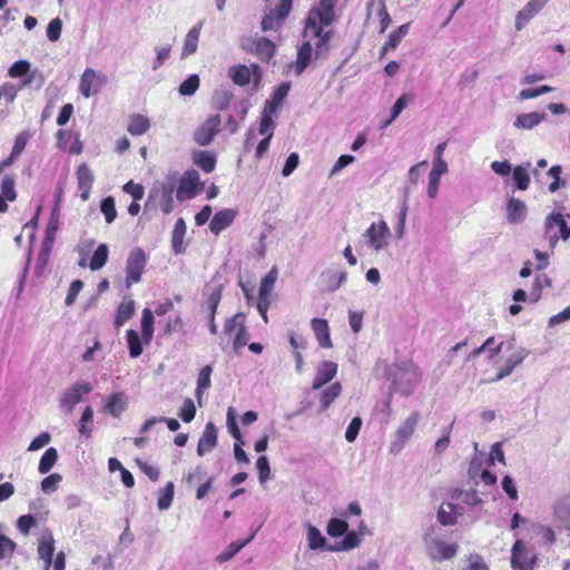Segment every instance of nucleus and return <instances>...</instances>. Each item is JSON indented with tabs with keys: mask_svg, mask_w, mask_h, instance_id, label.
I'll use <instances>...</instances> for the list:
<instances>
[{
	"mask_svg": "<svg viewBox=\"0 0 570 570\" xmlns=\"http://www.w3.org/2000/svg\"><path fill=\"white\" fill-rule=\"evenodd\" d=\"M423 544L426 556L432 561L450 560L455 557L459 550L456 543L445 542L442 530L434 525L429 527L424 531Z\"/></svg>",
	"mask_w": 570,
	"mask_h": 570,
	"instance_id": "f257e3e1",
	"label": "nucleus"
},
{
	"mask_svg": "<svg viewBox=\"0 0 570 570\" xmlns=\"http://www.w3.org/2000/svg\"><path fill=\"white\" fill-rule=\"evenodd\" d=\"M335 0H321L318 7L313 8L306 19L305 35H321V24L330 26L334 21Z\"/></svg>",
	"mask_w": 570,
	"mask_h": 570,
	"instance_id": "f03ea898",
	"label": "nucleus"
},
{
	"mask_svg": "<svg viewBox=\"0 0 570 570\" xmlns=\"http://www.w3.org/2000/svg\"><path fill=\"white\" fill-rule=\"evenodd\" d=\"M570 219V214L567 215ZM544 237L549 242V246L553 249L559 239L567 240L570 238V224L561 213H552L544 220Z\"/></svg>",
	"mask_w": 570,
	"mask_h": 570,
	"instance_id": "7ed1b4c3",
	"label": "nucleus"
},
{
	"mask_svg": "<svg viewBox=\"0 0 570 570\" xmlns=\"http://www.w3.org/2000/svg\"><path fill=\"white\" fill-rule=\"evenodd\" d=\"M420 421V414L413 412L396 429L393 440L390 443V453L397 454L402 451L406 442L412 438Z\"/></svg>",
	"mask_w": 570,
	"mask_h": 570,
	"instance_id": "20e7f679",
	"label": "nucleus"
},
{
	"mask_svg": "<svg viewBox=\"0 0 570 570\" xmlns=\"http://www.w3.org/2000/svg\"><path fill=\"white\" fill-rule=\"evenodd\" d=\"M391 236V229L385 223V220L372 223L371 226L364 233V237L366 238L367 245L375 252H380L386 248Z\"/></svg>",
	"mask_w": 570,
	"mask_h": 570,
	"instance_id": "39448f33",
	"label": "nucleus"
},
{
	"mask_svg": "<svg viewBox=\"0 0 570 570\" xmlns=\"http://www.w3.org/2000/svg\"><path fill=\"white\" fill-rule=\"evenodd\" d=\"M220 115H212L194 131L195 142L202 147L208 146L220 131Z\"/></svg>",
	"mask_w": 570,
	"mask_h": 570,
	"instance_id": "423d86ee",
	"label": "nucleus"
},
{
	"mask_svg": "<svg viewBox=\"0 0 570 570\" xmlns=\"http://www.w3.org/2000/svg\"><path fill=\"white\" fill-rule=\"evenodd\" d=\"M420 382V374L416 367H400L395 373L394 387L402 395H409Z\"/></svg>",
	"mask_w": 570,
	"mask_h": 570,
	"instance_id": "0eeeda50",
	"label": "nucleus"
},
{
	"mask_svg": "<svg viewBox=\"0 0 570 570\" xmlns=\"http://www.w3.org/2000/svg\"><path fill=\"white\" fill-rule=\"evenodd\" d=\"M146 265V255L141 248H135L130 252L126 262V284L130 287L141 278Z\"/></svg>",
	"mask_w": 570,
	"mask_h": 570,
	"instance_id": "6e6552de",
	"label": "nucleus"
},
{
	"mask_svg": "<svg viewBox=\"0 0 570 570\" xmlns=\"http://www.w3.org/2000/svg\"><path fill=\"white\" fill-rule=\"evenodd\" d=\"M92 386L88 382H78L67 389L60 400V406L67 412L71 413L73 407L81 402L82 397L89 394Z\"/></svg>",
	"mask_w": 570,
	"mask_h": 570,
	"instance_id": "1a4fd4ad",
	"label": "nucleus"
},
{
	"mask_svg": "<svg viewBox=\"0 0 570 570\" xmlns=\"http://www.w3.org/2000/svg\"><path fill=\"white\" fill-rule=\"evenodd\" d=\"M535 562L533 552L525 549L521 540H517L512 548L511 566L514 570H532Z\"/></svg>",
	"mask_w": 570,
	"mask_h": 570,
	"instance_id": "9d476101",
	"label": "nucleus"
},
{
	"mask_svg": "<svg viewBox=\"0 0 570 570\" xmlns=\"http://www.w3.org/2000/svg\"><path fill=\"white\" fill-rule=\"evenodd\" d=\"M199 174L197 170H187L180 178L176 190V197L179 202L195 197L199 185Z\"/></svg>",
	"mask_w": 570,
	"mask_h": 570,
	"instance_id": "9b49d317",
	"label": "nucleus"
},
{
	"mask_svg": "<svg viewBox=\"0 0 570 570\" xmlns=\"http://www.w3.org/2000/svg\"><path fill=\"white\" fill-rule=\"evenodd\" d=\"M175 188H176V176L175 175L167 176L166 180L164 183H161L160 189H157L156 186L153 188V191H151L153 194L160 193V195H159L160 206H161V210L165 214H169L174 209L173 195H174Z\"/></svg>",
	"mask_w": 570,
	"mask_h": 570,
	"instance_id": "f8f14e48",
	"label": "nucleus"
},
{
	"mask_svg": "<svg viewBox=\"0 0 570 570\" xmlns=\"http://www.w3.org/2000/svg\"><path fill=\"white\" fill-rule=\"evenodd\" d=\"M337 373V364L332 361H323L316 367V374L313 381V390H320L331 382Z\"/></svg>",
	"mask_w": 570,
	"mask_h": 570,
	"instance_id": "ddd939ff",
	"label": "nucleus"
},
{
	"mask_svg": "<svg viewBox=\"0 0 570 570\" xmlns=\"http://www.w3.org/2000/svg\"><path fill=\"white\" fill-rule=\"evenodd\" d=\"M528 215V207L524 202L510 197L507 202V222L511 225L522 224Z\"/></svg>",
	"mask_w": 570,
	"mask_h": 570,
	"instance_id": "4468645a",
	"label": "nucleus"
},
{
	"mask_svg": "<svg viewBox=\"0 0 570 570\" xmlns=\"http://www.w3.org/2000/svg\"><path fill=\"white\" fill-rule=\"evenodd\" d=\"M99 76L96 70L87 68L80 77L79 90L86 98H90L96 95L101 87L98 82Z\"/></svg>",
	"mask_w": 570,
	"mask_h": 570,
	"instance_id": "2eb2a0df",
	"label": "nucleus"
},
{
	"mask_svg": "<svg viewBox=\"0 0 570 570\" xmlns=\"http://www.w3.org/2000/svg\"><path fill=\"white\" fill-rule=\"evenodd\" d=\"M217 444V429L213 422L205 425L202 436L197 445V454L204 456L210 452Z\"/></svg>",
	"mask_w": 570,
	"mask_h": 570,
	"instance_id": "dca6fc26",
	"label": "nucleus"
},
{
	"mask_svg": "<svg viewBox=\"0 0 570 570\" xmlns=\"http://www.w3.org/2000/svg\"><path fill=\"white\" fill-rule=\"evenodd\" d=\"M53 552L55 539L51 532L46 531L41 534L38 546V556L43 561L46 570H48L52 564Z\"/></svg>",
	"mask_w": 570,
	"mask_h": 570,
	"instance_id": "f3484780",
	"label": "nucleus"
},
{
	"mask_svg": "<svg viewBox=\"0 0 570 570\" xmlns=\"http://www.w3.org/2000/svg\"><path fill=\"white\" fill-rule=\"evenodd\" d=\"M236 215L237 212L233 208H226L217 212L209 223L210 232L218 235L234 222Z\"/></svg>",
	"mask_w": 570,
	"mask_h": 570,
	"instance_id": "a211bd4d",
	"label": "nucleus"
},
{
	"mask_svg": "<svg viewBox=\"0 0 570 570\" xmlns=\"http://www.w3.org/2000/svg\"><path fill=\"white\" fill-rule=\"evenodd\" d=\"M462 508L451 503L442 502L438 509L436 518L442 525H454L458 517L462 514Z\"/></svg>",
	"mask_w": 570,
	"mask_h": 570,
	"instance_id": "6ab92c4d",
	"label": "nucleus"
},
{
	"mask_svg": "<svg viewBox=\"0 0 570 570\" xmlns=\"http://www.w3.org/2000/svg\"><path fill=\"white\" fill-rule=\"evenodd\" d=\"M94 174L87 164H81L77 169L78 188L81 191L80 198L86 202L89 199L90 189L94 184Z\"/></svg>",
	"mask_w": 570,
	"mask_h": 570,
	"instance_id": "aec40b11",
	"label": "nucleus"
},
{
	"mask_svg": "<svg viewBox=\"0 0 570 570\" xmlns=\"http://www.w3.org/2000/svg\"><path fill=\"white\" fill-rule=\"evenodd\" d=\"M448 173L446 161H433V168L429 174L428 195L434 198L438 195L440 179L443 174Z\"/></svg>",
	"mask_w": 570,
	"mask_h": 570,
	"instance_id": "412c9836",
	"label": "nucleus"
},
{
	"mask_svg": "<svg viewBox=\"0 0 570 570\" xmlns=\"http://www.w3.org/2000/svg\"><path fill=\"white\" fill-rule=\"evenodd\" d=\"M553 515L562 523V525L570 530V495L559 498L553 503Z\"/></svg>",
	"mask_w": 570,
	"mask_h": 570,
	"instance_id": "4be33fe9",
	"label": "nucleus"
},
{
	"mask_svg": "<svg viewBox=\"0 0 570 570\" xmlns=\"http://www.w3.org/2000/svg\"><path fill=\"white\" fill-rule=\"evenodd\" d=\"M546 119H547V114H544V112L533 111V112H528V114H521L515 118L513 126L517 129L530 130Z\"/></svg>",
	"mask_w": 570,
	"mask_h": 570,
	"instance_id": "5701e85b",
	"label": "nucleus"
},
{
	"mask_svg": "<svg viewBox=\"0 0 570 570\" xmlns=\"http://www.w3.org/2000/svg\"><path fill=\"white\" fill-rule=\"evenodd\" d=\"M311 324L318 344L324 348L332 347L327 321L323 318H313Z\"/></svg>",
	"mask_w": 570,
	"mask_h": 570,
	"instance_id": "b1692460",
	"label": "nucleus"
},
{
	"mask_svg": "<svg viewBox=\"0 0 570 570\" xmlns=\"http://www.w3.org/2000/svg\"><path fill=\"white\" fill-rule=\"evenodd\" d=\"M202 27L203 22H199L196 26H194L186 35L181 50V58H187L188 56L196 52Z\"/></svg>",
	"mask_w": 570,
	"mask_h": 570,
	"instance_id": "393cba45",
	"label": "nucleus"
},
{
	"mask_svg": "<svg viewBox=\"0 0 570 570\" xmlns=\"http://www.w3.org/2000/svg\"><path fill=\"white\" fill-rule=\"evenodd\" d=\"M206 296L205 305L208 311V315H216L217 307L222 299V285H207L204 289Z\"/></svg>",
	"mask_w": 570,
	"mask_h": 570,
	"instance_id": "a878e982",
	"label": "nucleus"
},
{
	"mask_svg": "<svg viewBox=\"0 0 570 570\" xmlns=\"http://www.w3.org/2000/svg\"><path fill=\"white\" fill-rule=\"evenodd\" d=\"M313 48L309 41H305L297 51L296 61L293 63L295 73L302 75L312 60Z\"/></svg>",
	"mask_w": 570,
	"mask_h": 570,
	"instance_id": "bb28decb",
	"label": "nucleus"
},
{
	"mask_svg": "<svg viewBox=\"0 0 570 570\" xmlns=\"http://www.w3.org/2000/svg\"><path fill=\"white\" fill-rule=\"evenodd\" d=\"M127 407V397L124 393L117 392L109 395L105 411L110 413L115 417H119L120 414Z\"/></svg>",
	"mask_w": 570,
	"mask_h": 570,
	"instance_id": "cd10ccee",
	"label": "nucleus"
},
{
	"mask_svg": "<svg viewBox=\"0 0 570 570\" xmlns=\"http://www.w3.org/2000/svg\"><path fill=\"white\" fill-rule=\"evenodd\" d=\"M186 223L183 218H178L173 230L171 235V246L175 254H181L185 252L186 246L184 244V238L186 235Z\"/></svg>",
	"mask_w": 570,
	"mask_h": 570,
	"instance_id": "c85d7f7f",
	"label": "nucleus"
},
{
	"mask_svg": "<svg viewBox=\"0 0 570 570\" xmlns=\"http://www.w3.org/2000/svg\"><path fill=\"white\" fill-rule=\"evenodd\" d=\"M193 161L205 173H212L216 166V156L208 150H197L193 154Z\"/></svg>",
	"mask_w": 570,
	"mask_h": 570,
	"instance_id": "c756f323",
	"label": "nucleus"
},
{
	"mask_svg": "<svg viewBox=\"0 0 570 570\" xmlns=\"http://www.w3.org/2000/svg\"><path fill=\"white\" fill-rule=\"evenodd\" d=\"M150 128V120L140 114H132L129 118L127 130L132 136H141Z\"/></svg>",
	"mask_w": 570,
	"mask_h": 570,
	"instance_id": "7c9ffc66",
	"label": "nucleus"
},
{
	"mask_svg": "<svg viewBox=\"0 0 570 570\" xmlns=\"http://www.w3.org/2000/svg\"><path fill=\"white\" fill-rule=\"evenodd\" d=\"M289 89H291V83L289 82L281 83L276 88V90H275V92L273 95V98L271 100L266 101L264 110H267L269 114L276 112V110L283 104V100L285 99V97L288 95Z\"/></svg>",
	"mask_w": 570,
	"mask_h": 570,
	"instance_id": "2f4dec72",
	"label": "nucleus"
},
{
	"mask_svg": "<svg viewBox=\"0 0 570 570\" xmlns=\"http://www.w3.org/2000/svg\"><path fill=\"white\" fill-rule=\"evenodd\" d=\"M135 313V302L131 298H125L118 306L116 317H115V326L119 328L122 326L128 320L132 317Z\"/></svg>",
	"mask_w": 570,
	"mask_h": 570,
	"instance_id": "473e14b6",
	"label": "nucleus"
},
{
	"mask_svg": "<svg viewBox=\"0 0 570 570\" xmlns=\"http://www.w3.org/2000/svg\"><path fill=\"white\" fill-rule=\"evenodd\" d=\"M410 29V23H404L400 26L396 30H394L390 36L387 41L382 47L381 58L390 50L396 49L402 39L407 35Z\"/></svg>",
	"mask_w": 570,
	"mask_h": 570,
	"instance_id": "72a5a7b5",
	"label": "nucleus"
},
{
	"mask_svg": "<svg viewBox=\"0 0 570 570\" xmlns=\"http://www.w3.org/2000/svg\"><path fill=\"white\" fill-rule=\"evenodd\" d=\"M255 537V532L252 533L247 539L243 541H234L227 546V548L217 556L216 560L220 563L229 561L236 556L244 547H246Z\"/></svg>",
	"mask_w": 570,
	"mask_h": 570,
	"instance_id": "f704fd0d",
	"label": "nucleus"
},
{
	"mask_svg": "<svg viewBox=\"0 0 570 570\" xmlns=\"http://www.w3.org/2000/svg\"><path fill=\"white\" fill-rule=\"evenodd\" d=\"M307 541L311 550L324 549L327 550L330 546L326 544L325 537L313 524H307Z\"/></svg>",
	"mask_w": 570,
	"mask_h": 570,
	"instance_id": "c9c22d12",
	"label": "nucleus"
},
{
	"mask_svg": "<svg viewBox=\"0 0 570 570\" xmlns=\"http://www.w3.org/2000/svg\"><path fill=\"white\" fill-rule=\"evenodd\" d=\"M322 278L326 281L325 289L328 292H335L341 287L343 283H345L347 278V273L342 272H325L322 274Z\"/></svg>",
	"mask_w": 570,
	"mask_h": 570,
	"instance_id": "e433bc0d",
	"label": "nucleus"
},
{
	"mask_svg": "<svg viewBox=\"0 0 570 570\" xmlns=\"http://www.w3.org/2000/svg\"><path fill=\"white\" fill-rule=\"evenodd\" d=\"M361 543L358 534L354 531L347 532L341 542L327 548V551H348Z\"/></svg>",
	"mask_w": 570,
	"mask_h": 570,
	"instance_id": "4c0bfd02",
	"label": "nucleus"
},
{
	"mask_svg": "<svg viewBox=\"0 0 570 570\" xmlns=\"http://www.w3.org/2000/svg\"><path fill=\"white\" fill-rule=\"evenodd\" d=\"M342 393V385L338 382L331 384L326 387L321 394V407L322 411L327 410L331 404L340 396Z\"/></svg>",
	"mask_w": 570,
	"mask_h": 570,
	"instance_id": "58836bf2",
	"label": "nucleus"
},
{
	"mask_svg": "<svg viewBox=\"0 0 570 570\" xmlns=\"http://www.w3.org/2000/svg\"><path fill=\"white\" fill-rule=\"evenodd\" d=\"M212 372H213L212 366L210 365H206V366H204L200 370V372L198 374L197 387H196V397H197L198 404L200 406H202L203 393H204V391H206L210 386V374H212Z\"/></svg>",
	"mask_w": 570,
	"mask_h": 570,
	"instance_id": "ea45409f",
	"label": "nucleus"
},
{
	"mask_svg": "<svg viewBox=\"0 0 570 570\" xmlns=\"http://www.w3.org/2000/svg\"><path fill=\"white\" fill-rule=\"evenodd\" d=\"M529 355V351L524 347H518L513 353L507 358L505 365L502 367L503 371H508L507 374L510 375L513 370L521 365L525 357Z\"/></svg>",
	"mask_w": 570,
	"mask_h": 570,
	"instance_id": "a19ab883",
	"label": "nucleus"
},
{
	"mask_svg": "<svg viewBox=\"0 0 570 570\" xmlns=\"http://www.w3.org/2000/svg\"><path fill=\"white\" fill-rule=\"evenodd\" d=\"M154 334V314L149 308L142 311L141 336L146 344H149Z\"/></svg>",
	"mask_w": 570,
	"mask_h": 570,
	"instance_id": "79ce46f5",
	"label": "nucleus"
},
{
	"mask_svg": "<svg viewBox=\"0 0 570 570\" xmlns=\"http://www.w3.org/2000/svg\"><path fill=\"white\" fill-rule=\"evenodd\" d=\"M413 99H414V97L409 94H403L402 96H400L396 99L394 106L392 107L391 117L384 122L383 127H387L389 125H391L399 117V115L404 110V108L411 101H413Z\"/></svg>",
	"mask_w": 570,
	"mask_h": 570,
	"instance_id": "37998d69",
	"label": "nucleus"
},
{
	"mask_svg": "<svg viewBox=\"0 0 570 570\" xmlns=\"http://www.w3.org/2000/svg\"><path fill=\"white\" fill-rule=\"evenodd\" d=\"M58 460V451L55 448H49L42 454L38 470L41 474L48 473Z\"/></svg>",
	"mask_w": 570,
	"mask_h": 570,
	"instance_id": "c03bdc74",
	"label": "nucleus"
},
{
	"mask_svg": "<svg viewBox=\"0 0 570 570\" xmlns=\"http://www.w3.org/2000/svg\"><path fill=\"white\" fill-rule=\"evenodd\" d=\"M108 253V246L106 244H100L91 257L89 268L91 271H99L100 268H102L107 263Z\"/></svg>",
	"mask_w": 570,
	"mask_h": 570,
	"instance_id": "a18cd8bd",
	"label": "nucleus"
},
{
	"mask_svg": "<svg viewBox=\"0 0 570 570\" xmlns=\"http://www.w3.org/2000/svg\"><path fill=\"white\" fill-rule=\"evenodd\" d=\"M255 52L262 60H269L275 53L274 43L267 38H261L255 43Z\"/></svg>",
	"mask_w": 570,
	"mask_h": 570,
	"instance_id": "49530a36",
	"label": "nucleus"
},
{
	"mask_svg": "<svg viewBox=\"0 0 570 570\" xmlns=\"http://www.w3.org/2000/svg\"><path fill=\"white\" fill-rule=\"evenodd\" d=\"M229 77L234 83L238 86H245L250 81V69L247 66L239 65L237 67L230 68Z\"/></svg>",
	"mask_w": 570,
	"mask_h": 570,
	"instance_id": "de8ad7c7",
	"label": "nucleus"
},
{
	"mask_svg": "<svg viewBox=\"0 0 570 570\" xmlns=\"http://www.w3.org/2000/svg\"><path fill=\"white\" fill-rule=\"evenodd\" d=\"M233 99V92L226 89L216 90L212 98L213 108L223 111L227 109L230 100Z\"/></svg>",
	"mask_w": 570,
	"mask_h": 570,
	"instance_id": "09e8293b",
	"label": "nucleus"
},
{
	"mask_svg": "<svg viewBox=\"0 0 570 570\" xmlns=\"http://www.w3.org/2000/svg\"><path fill=\"white\" fill-rule=\"evenodd\" d=\"M127 344L129 350V355L132 358H136L142 353V343L139 334L135 330L127 331Z\"/></svg>",
	"mask_w": 570,
	"mask_h": 570,
	"instance_id": "8fccbe9b",
	"label": "nucleus"
},
{
	"mask_svg": "<svg viewBox=\"0 0 570 570\" xmlns=\"http://www.w3.org/2000/svg\"><path fill=\"white\" fill-rule=\"evenodd\" d=\"M174 483L170 481L168 482L160 491L158 497V509L159 510H167L171 505L173 499H174Z\"/></svg>",
	"mask_w": 570,
	"mask_h": 570,
	"instance_id": "3c124183",
	"label": "nucleus"
},
{
	"mask_svg": "<svg viewBox=\"0 0 570 570\" xmlns=\"http://www.w3.org/2000/svg\"><path fill=\"white\" fill-rule=\"evenodd\" d=\"M513 179L515 181V186L520 190H527L530 185V175L528 169L523 166H517L513 171Z\"/></svg>",
	"mask_w": 570,
	"mask_h": 570,
	"instance_id": "603ef678",
	"label": "nucleus"
},
{
	"mask_svg": "<svg viewBox=\"0 0 570 570\" xmlns=\"http://www.w3.org/2000/svg\"><path fill=\"white\" fill-rule=\"evenodd\" d=\"M347 529H348V524L346 521L337 519V518H332L327 523L326 530H327V533L330 537L338 538V537L343 535L344 533H346Z\"/></svg>",
	"mask_w": 570,
	"mask_h": 570,
	"instance_id": "864d4df0",
	"label": "nucleus"
},
{
	"mask_svg": "<svg viewBox=\"0 0 570 570\" xmlns=\"http://www.w3.org/2000/svg\"><path fill=\"white\" fill-rule=\"evenodd\" d=\"M92 417H94V410L91 406H86L82 414H81V417H80V421H79V434L80 436H83L86 439L90 438L91 435V429H89L87 426L88 423H90L92 421Z\"/></svg>",
	"mask_w": 570,
	"mask_h": 570,
	"instance_id": "5fc2aeb1",
	"label": "nucleus"
},
{
	"mask_svg": "<svg viewBox=\"0 0 570 570\" xmlns=\"http://www.w3.org/2000/svg\"><path fill=\"white\" fill-rule=\"evenodd\" d=\"M100 210L105 215L106 222L112 223L117 217L115 199L111 196L104 198L100 203Z\"/></svg>",
	"mask_w": 570,
	"mask_h": 570,
	"instance_id": "6e6d98bb",
	"label": "nucleus"
},
{
	"mask_svg": "<svg viewBox=\"0 0 570 570\" xmlns=\"http://www.w3.org/2000/svg\"><path fill=\"white\" fill-rule=\"evenodd\" d=\"M198 87L199 77L197 75H191L180 83L178 91L181 96H193Z\"/></svg>",
	"mask_w": 570,
	"mask_h": 570,
	"instance_id": "4d7b16f0",
	"label": "nucleus"
},
{
	"mask_svg": "<svg viewBox=\"0 0 570 570\" xmlns=\"http://www.w3.org/2000/svg\"><path fill=\"white\" fill-rule=\"evenodd\" d=\"M61 480H62V475L59 474V473H52V474L46 476L41 481V490H42V492L46 493V494L53 493L55 491H57Z\"/></svg>",
	"mask_w": 570,
	"mask_h": 570,
	"instance_id": "13d9d810",
	"label": "nucleus"
},
{
	"mask_svg": "<svg viewBox=\"0 0 570 570\" xmlns=\"http://www.w3.org/2000/svg\"><path fill=\"white\" fill-rule=\"evenodd\" d=\"M207 478L206 469L203 465H197L187 473L185 482L188 487H191L195 483L205 481Z\"/></svg>",
	"mask_w": 570,
	"mask_h": 570,
	"instance_id": "bf43d9fd",
	"label": "nucleus"
},
{
	"mask_svg": "<svg viewBox=\"0 0 570 570\" xmlns=\"http://www.w3.org/2000/svg\"><path fill=\"white\" fill-rule=\"evenodd\" d=\"M1 191L3 194V198L9 202H13L17 198V193L14 190V179L11 175H6L1 183Z\"/></svg>",
	"mask_w": 570,
	"mask_h": 570,
	"instance_id": "052dcab7",
	"label": "nucleus"
},
{
	"mask_svg": "<svg viewBox=\"0 0 570 570\" xmlns=\"http://www.w3.org/2000/svg\"><path fill=\"white\" fill-rule=\"evenodd\" d=\"M277 279V268L274 266L262 279L259 285V292L264 294H272L274 285Z\"/></svg>",
	"mask_w": 570,
	"mask_h": 570,
	"instance_id": "680f3d73",
	"label": "nucleus"
},
{
	"mask_svg": "<svg viewBox=\"0 0 570 570\" xmlns=\"http://www.w3.org/2000/svg\"><path fill=\"white\" fill-rule=\"evenodd\" d=\"M17 548L16 542L4 534H0V560L10 558Z\"/></svg>",
	"mask_w": 570,
	"mask_h": 570,
	"instance_id": "e2e57ef3",
	"label": "nucleus"
},
{
	"mask_svg": "<svg viewBox=\"0 0 570 570\" xmlns=\"http://www.w3.org/2000/svg\"><path fill=\"white\" fill-rule=\"evenodd\" d=\"M196 414V406L194 404V401L191 399H185L183 406L179 410V417L188 423L194 420Z\"/></svg>",
	"mask_w": 570,
	"mask_h": 570,
	"instance_id": "0e129e2a",
	"label": "nucleus"
},
{
	"mask_svg": "<svg viewBox=\"0 0 570 570\" xmlns=\"http://www.w3.org/2000/svg\"><path fill=\"white\" fill-rule=\"evenodd\" d=\"M30 62L27 60L16 61L8 70L11 78H19L26 76L30 70Z\"/></svg>",
	"mask_w": 570,
	"mask_h": 570,
	"instance_id": "69168bd1",
	"label": "nucleus"
},
{
	"mask_svg": "<svg viewBox=\"0 0 570 570\" xmlns=\"http://www.w3.org/2000/svg\"><path fill=\"white\" fill-rule=\"evenodd\" d=\"M362 419L360 416H355L350 422L346 431H345V439L347 442H354L360 433V430L362 428Z\"/></svg>",
	"mask_w": 570,
	"mask_h": 570,
	"instance_id": "338daca9",
	"label": "nucleus"
},
{
	"mask_svg": "<svg viewBox=\"0 0 570 570\" xmlns=\"http://www.w3.org/2000/svg\"><path fill=\"white\" fill-rule=\"evenodd\" d=\"M62 30V21L60 18L52 19L47 27V37L50 41L59 40Z\"/></svg>",
	"mask_w": 570,
	"mask_h": 570,
	"instance_id": "774afa93",
	"label": "nucleus"
}]
</instances>
